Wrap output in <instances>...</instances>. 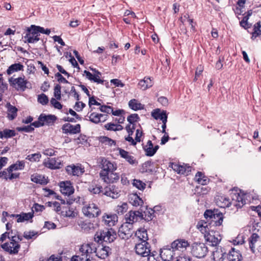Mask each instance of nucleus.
Returning <instances> with one entry per match:
<instances>
[{
	"label": "nucleus",
	"instance_id": "1",
	"mask_svg": "<svg viewBox=\"0 0 261 261\" xmlns=\"http://www.w3.org/2000/svg\"><path fill=\"white\" fill-rule=\"evenodd\" d=\"M197 228L203 234L205 241L210 245L217 247L222 240V237L218 231L213 230L207 222L204 220L199 221L197 225Z\"/></svg>",
	"mask_w": 261,
	"mask_h": 261
},
{
	"label": "nucleus",
	"instance_id": "2",
	"mask_svg": "<svg viewBox=\"0 0 261 261\" xmlns=\"http://www.w3.org/2000/svg\"><path fill=\"white\" fill-rule=\"evenodd\" d=\"M50 33L49 29H44L42 27L32 24L27 29L24 36L25 42L34 43L39 40L40 33L49 35Z\"/></svg>",
	"mask_w": 261,
	"mask_h": 261
},
{
	"label": "nucleus",
	"instance_id": "3",
	"mask_svg": "<svg viewBox=\"0 0 261 261\" xmlns=\"http://www.w3.org/2000/svg\"><path fill=\"white\" fill-rule=\"evenodd\" d=\"M96 247L93 243H84L80 246L79 254L81 261H93Z\"/></svg>",
	"mask_w": 261,
	"mask_h": 261
},
{
	"label": "nucleus",
	"instance_id": "4",
	"mask_svg": "<svg viewBox=\"0 0 261 261\" xmlns=\"http://www.w3.org/2000/svg\"><path fill=\"white\" fill-rule=\"evenodd\" d=\"M116 236V234L113 229H105L96 232L94 240L97 242L103 241L111 243L115 239Z\"/></svg>",
	"mask_w": 261,
	"mask_h": 261
},
{
	"label": "nucleus",
	"instance_id": "5",
	"mask_svg": "<svg viewBox=\"0 0 261 261\" xmlns=\"http://www.w3.org/2000/svg\"><path fill=\"white\" fill-rule=\"evenodd\" d=\"M20 241L21 239L19 236H12L10 242L2 245V248L10 254H17L20 249L18 242Z\"/></svg>",
	"mask_w": 261,
	"mask_h": 261
},
{
	"label": "nucleus",
	"instance_id": "6",
	"mask_svg": "<svg viewBox=\"0 0 261 261\" xmlns=\"http://www.w3.org/2000/svg\"><path fill=\"white\" fill-rule=\"evenodd\" d=\"M82 212L85 216L92 218L98 217L101 211L96 204L90 203L84 204L82 208Z\"/></svg>",
	"mask_w": 261,
	"mask_h": 261
},
{
	"label": "nucleus",
	"instance_id": "7",
	"mask_svg": "<svg viewBox=\"0 0 261 261\" xmlns=\"http://www.w3.org/2000/svg\"><path fill=\"white\" fill-rule=\"evenodd\" d=\"M207 252V248L202 243H194L191 246V253L193 256L197 258L204 257Z\"/></svg>",
	"mask_w": 261,
	"mask_h": 261
},
{
	"label": "nucleus",
	"instance_id": "8",
	"mask_svg": "<svg viewBox=\"0 0 261 261\" xmlns=\"http://www.w3.org/2000/svg\"><path fill=\"white\" fill-rule=\"evenodd\" d=\"M9 82L11 86L17 90L24 91L28 88L27 85L29 82L24 79V77H19L17 78L11 77L9 79Z\"/></svg>",
	"mask_w": 261,
	"mask_h": 261
},
{
	"label": "nucleus",
	"instance_id": "9",
	"mask_svg": "<svg viewBox=\"0 0 261 261\" xmlns=\"http://www.w3.org/2000/svg\"><path fill=\"white\" fill-rule=\"evenodd\" d=\"M132 224L125 222L119 227L118 234L122 239L127 240L130 238L133 233Z\"/></svg>",
	"mask_w": 261,
	"mask_h": 261
},
{
	"label": "nucleus",
	"instance_id": "10",
	"mask_svg": "<svg viewBox=\"0 0 261 261\" xmlns=\"http://www.w3.org/2000/svg\"><path fill=\"white\" fill-rule=\"evenodd\" d=\"M136 253L143 257L148 256L150 253V246L149 244L145 241H142L136 244L135 247Z\"/></svg>",
	"mask_w": 261,
	"mask_h": 261
},
{
	"label": "nucleus",
	"instance_id": "11",
	"mask_svg": "<svg viewBox=\"0 0 261 261\" xmlns=\"http://www.w3.org/2000/svg\"><path fill=\"white\" fill-rule=\"evenodd\" d=\"M143 218V213L139 211H129L125 216V222L132 225L134 223L142 220Z\"/></svg>",
	"mask_w": 261,
	"mask_h": 261
},
{
	"label": "nucleus",
	"instance_id": "12",
	"mask_svg": "<svg viewBox=\"0 0 261 261\" xmlns=\"http://www.w3.org/2000/svg\"><path fill=\"white\" fill-rule=\"evenodd\" d=\"M174 251L171 246H165L160 249V257L164 261H170L175 255Z\"/></svg>",
	"mask_w": 261,
	"mask_h": 261
},
{
	"label": "nucleus",
	"instance_id": "13",
	"mask_svg": "<svg viewBox=\"0 0 261 261\" xmlns=\"http://www.w3.org/2000/svg\"><path fill=\"white\" fill-rule=\"evenodd\" d=\"M103 192L105 195L116 199L120 196L121 190L118 187L112 185L105 188Z\"/></svg>",
	"mask_w": 261,
	"mask_h": 261
},
{
	"label": "nucleus",
	"instance_id": "14",
	"mask_svg": "<svg viewBox=\"0 0 261 261\" xmlns=\"http://www.w3.org/2000/svg\"><path fill=\"white\" fill-rule=\"evenodd\" d=\"M189 242L185 239H177L173 241L171 244V247L173 250H178L181 252L186 250L189 246Z\"/></svg>",
	"mask_w": 261,
	"mask_h": 261
},
{
	"label": "nucleus",
	"instance_id": "15",
	"mask_svg": "<svg viewBox=\"0 0 261 261\" xmlns=\"http://www.w3.org/2000/svg\"><path fill=\"white\" fill-rule=\"evenodd\" d=\"M204 216L205 219L209 220H212V218H215L216 217H218V220L215 221L216 226H220L222 224L223 217L221 213H217V212L207 210L205 212Z\"/></svg>",
	"mask_w": 261,
	"mask_h": 261
},
{
	"label": "nucleus",
	"instance_id": "16",
	"mask_svg": "<svg viewBox=\"0 0 261 261\" xmlns=\"http://www.w3.org/2000/svg\"><path fill=\"white\" fill-rule=\"evenodd\" d=\"M100 178L106 184L114 183L119 179V175L115 171H112L100 175Z\"/></svg>",
	"mask_w": 261,
	"mask_h": 261
},
{
	"label": "nucleus",
	"instance_id": "17",
	"mask_svg": "<svg viewBox=\"0 0 261 261\" xmlns=\"http://www.w3.org/2000/svg\"><path fill=\"white\" fill-rule=\"evenodd\" d=\"M66 170L68 174L73 176H80L85 172L84 167L81 165H71L67 166Z\"/></svg>",
	"mask_w": 261,
	"mask_h": 261
},
{
	"label": "nucleus",
	"instance_id": "18",
	"mask_svg": "<svg viewBox=\"0 0 261 261\" xmlns=\"http://www.w3.org/2000/svg\"><path fill=\"white\" fill-rule=\"evenodd\" d=\"M102 169L99 173V176L105 174L107 172L115 171L117 166L107 160L102 161Z\"/></svg>",
	"mask_w": 261,
	"mask_h": 261
},
{
	"label": "nucleus",
	"instance_id": "19",
	"mask_svg": "<svg viewBox=\"0 0 261 261\" xmlns=\"http://www.w3.org/2000/svg\"><path fill=\"white\" fill-rule=\"evenodd\" d=\"M44 165L47 168L55 169L60 168L62 163L59 158H48L44 162Z\"/></svg>",
	"mask_w": 261,
	"mask_h": 261
},
{
	"label": "nucleus",
	"instance_id": "20",
	"mask_svg": "<svg viewBox=\"0 0 261 261\" xmlns=\"http://www.w3.org/2000/svg\"><path fill=\"white\" fill-rule=\"evenodd\" d=\"M62 128L64 134H75L80 132L81 125L79 124L73 125L70 123H66L62 126Z\"/></svg>",
	"mask_w": 261,
	"mask_h": 261
},
{
	"label": "nucleus",
	"instance_id": "21",
	"mask_svg": "<svg viewBox=\"0 0 261 261\" xmlns=\"http://www.w3.org/2000/svg\"><path fill=\"white\" fill-rule=\"evenodd\" d=\"M60 191L63 194L70 195L74 192V189L70 181L61 182L60 184Z\"/></svg>",
	"mask_w": 261,
	"mask_h": 261
},
{
	"label": "nucleus",
	"instance_id": "22",
	"mask_svg": "<svg viewBox=\"0 0 261 261\" xmlns=\"http://www.w3.org/2000/svg\"><path fill=\"white\" fill-rule=\"evenodd\" d=\"M118 221V217L116 214H104L102 216V221L105 224L109 226H113Z\"/></svg>",
	"mask_w": 261,
	"mask_h": 261
},
{
	"label": "nucleus",
	"instance_id": "23",
	"mask_svg": "<svg viewBox=\"0 0 261 261\" xmlns=\"http://www.w3.org/2000/svg\"><path fill=\"white\" fill-rule=\"evenodd\" d=\"M91 69L94 72V74H93L89 71L85 70L84 72L85 74L86 77L89 80L93 81L94 82L102 83L103 81L100 79V75H101L100 72L96 70L95 69L91 68Z\"/></svg>",
	"mask_w": 261,
	"mask_h": 261
},
{
	"label": "nucleus",
	"instance_id": "24",
	"mask_svg": "<svg viewBox=\"0 0 261 261\" xmlns=\"http://www.w3.org/2000/svg\"><path fill=\"white\" fill-rule=\"evenodd\" d=\"M216 204L220 207H228L231 204L230 199L224 195H217L215 198Z\"/></svg>",
	"mask_w": 261,
	"mask_h": 261
},
{
	"label": "nucleus",
	"instance_id": "25",
	"mask_svg": "<svg viewBox=\"0 0 261 261\" xmlns=\"http://www.w3.org/2000/svg\"><path fill=\"white\" fill-rule=\"evenodd\" d=\"M172 169L178 174L187 175L191 171V168L186 165H180L174 164L172 166Z\"/></svg>",
	"mask_w": 261,
	"mask_h": 261
},
{
	"label": "nucleus",
	"instance_id": "26",
	"mask_svg": "<svg viewBox=\"0 0 261 261\" xmlns=\"http://www.w3.org/2000/svg\"><path fill=\"white\" fill-rule=\"evenodd\" d=\"M110 250V249L109 247L98 246V248H96L95 256L101 259H105L108 256Z\"/></svg>",
	"mask_w": 261,
	"mask_h": 261
},
{
	"label": "nucleus",
	"instance_id": "27",
	"mask_svg": "<svg viewBox=\"0 0 261 261\" xmlns=\"http://www.w3.org/2000/svg\"><path fill=\"white\" fill-rule=\"evenodd\" d=\"M231 204L241 207L246 203V200L239 194H234L232 197Z\"/></svg>",
	"mask_w": 261,
	"mask_h": 261
},
{
	"label": "nucleus",
	"instance_id": "28",
	"mask_svg": "<svg viewBox=\"0 0 261 261\" xmlns=\"http://www.w3.org/2000/svg\"><path fill=\"white\" fill-rule=\"evenodd\" d=\"M153 83L150 77H145L138 83V87L142 90H145L152 86Z\"/></svg>",
	"mask_w": 261,
	"mask_h": 261
},
{
	"label": "nucleus",
	"instance_id": "29",
	"mask_svg": "<svg viewBox=\"0 0 261 261\" xmlns=\"http://www.w3.org/2000/svg\"><path fill=\"white\" fill-rule=\"evenodd\" d=\"M56 119V117L51 115H46L44 114H42L39 116V120L42 122L43 126L54 123Z\"/></svg>",
	"mask_w": 261,
	"mask_h": 261
},
{
	"label": "nucleus",
	"instance_id": "30",
	"mask_svg": "<svg viewBox=\"0 0 261 261\" xmlns=\"http://www.w3.org/2000/svg\"><path fill=\"white\" fill-rule=\"evenodd\" d=\"M61 214L63 216L71 218L75 217L76 215V213L74 211V208L69 205L64 206L62 207Z\"/></svg>",
	"mask_w": 261,
	"mask_h": 261
},
{
	"label": "nucleus",
	"instance_id": "31",
	"mask_svg": "<svg viewBox=\"0 0 261 261\" xmlns=\"http://www.w3.org/2000/svg\"><path fill=\"white\" fill-rule=\"evenodd\" d=\"M129 203L134 206H142L143 204V200L136 194H132L129 196Z\"/></svg>",
	"mask_w": 261,
	"mask_h": 261
},
{
	"label": "nucleus",
	"instance_id": "32",
	"mask_svg": "<svg viewBox=\"0 0 261 261\" xmlns=\"http://www.w3.org/2000/svg\"><path fill=\"white\" fill-rule=\"evenodd\" d=\"M227 259L229 261H241L242 255L239 251L232 248L227 255Z\"/></svg>",
	"mask_w": 261,
	"mask_h": 261
},
{
	"label": "nucleus",
	"instance_id": "33",
	"mask_svg": "<svg viewBox=\"0 0 261 261\" xmlns=\"http://www.w3.org/2000/svg\"><path fill=\"white\" fill-rule=\"evenodd\" d=\"M80 226L84 230L91 231L94 230L97 228V224L91 223L88 221H85L81 222Z\"/></svg>",
	"mask_w": 261,
	"mask_h": 261
},
{
	"label": "nucleus",
	"instance_id": "34",
	"mask_svg": "<svg viewBox=\"0 0 261 261\" xmlns=\"http://www.w3.org/2000/svg\"><path fill=\"white\" fill-rule=\"evenodd\" d=\"M107 116L98 114L97 113H92L89 116V120L94 123H98L101 121H105L106 120Z\"/></svg>",
	"mask_w": 261,
	"mask_h": 261
},
{
	"label": "nucleus",
	"instance_id": "35",
	"mask_svg": "<svg viewBox=\"0 0 261 261\" xmlns=\"http://www.w3.org/2000/svg\"><path fill=\"white\" fill-rule=\"evenodd\" d=\"M24 66L20 63H15L10 66L7 70V73L11 75L15 72L23 71Z\"/></svg>",
	"mask_w": 261,
	"mask_h": 261
},
{
	"label": "nucleus",
	"instance_id": "36",
	"mask_svg": "<svg viewBox=\"0 0 261 261\" xmlns=\"http://www.w3.org/2000/svg\"><path fill=\"white\" fill-rule=\"evenodd\" d=\"M195 180L199 184L206 185L209 182V179L201 172H198L195 176Z\"/></svg>",
	"mask_w": 261,
	"mask_h": 261
},
{
	"label": "nucleus",
	"instance_id": "37",
	"mask_svg": "<svg viewBox=\"0 0 261 261\" xmlns=\"http://www.w3.org/2000/svg\"><path fill=\"white\" fill-rule=\"evenodd\" d=\"M7 117L9 120H13L17 116V109L10 103L7 104Z\"/></svg>",
	"mask_w": 261,
	"mask_h": 261
},
{
	"label": "nucleus",
	"instance_id": "38",
	"mask_svg": "<svg viewBox=\"0 0 261 261\" xmlns=\"http://www.w3.org/2000/svg\"><path fill=\"white\" fill-rule=\"evenodd\" d=\"M25 162L24 161H18L16 163L11 165L8 168V172H12L14 170H22L24 168Z\"/></svg>",
	"mask_w": 261,
	"mask_h": 261
},
{
	"label": "nucleus",
	"instance_id": "39",
	"mask_svg": "<svg viewBox=\"0 0 261 261\" xmlns=\"http://www.w3.org/2000/svg\"><path fill=\"white\" fill-rule=\"evenodd\" d=\"M104 128L110 131H120L123 129V127L122 125L119 124H115L112 122L106 123L104 125Z\"/></svg>",
	"mask_w": 261,
	"mask_h": 261
},
{
	"label": "nucleus",
	"instance_id": "40",
	"mask_svg": "<svg viewBox=\"0 0 261 261\" xmlns=\"http://www.w3.org/2000/svg\"><path fill=\"white\" fill-rule=\"evenodd\" d=\"M151 116L155 119H160L163 121L162 118H165L167 119V115L166 114V112L165 111H161L160 109H157L154 110L151 113Z\"/></svg>",
	"mask_w": 261,
	"mask_h": 261
},
{
	"label": "nucleus",
	"instance_id": "41",
	"mask_svg": "<svg viewBox=\"0 0 261 261\" xmlns=\"http://www.w3.org/2000/svg\"><path fill=\"white\" fill-rule=\"evenodd\" d=\"M119 154L122 158L125 159L129 164H134L136 163V160L134 159V157L130 155L126 151L120 149Z\"/></svg>",
	"mask_w": 261,
	"mask_h": 261
},
{
	"label": "nucleus",
	"instance_id": "42",
	"mask_svg": "<svg viewBox=\"0 0 261 261\" xmlns=\"http://www.w3.org/2000/svg\"><path fill=\"white\" fill-rule=\"evenodd\" d=\"M136 236L140 241L146 242L148 240L147 231L144 228H140L136 232Z\"/></svg>",
	"mask_w": 261,
	"mask_h": 261
},
{
	"label": "nucleus",
	"instance_id": "43",
	"mask_svg": "<svg viewBox=\"0 0 261 261\" xmlns=\"http://www.w3.org/2000/svg\"><path fill=\"white\" fill-rule=\"evenodd\" d=\"M128 105L130 109L135 111L144 109V105L141 104L136 99L130 100L128 102Z\"/></svg>",
	"mask_w": 261,
	"mask_h": 261
},
{
	"label": "nucleus",
	"instance_id": "44",
	"mask_svg": "<svg viewBox=\"0 0 261 261\" xmlns=\"http://www.w3.org/2000/svg\"><path fill=\"white\" fill-rule=\"evenodd\" d=\"M215 250L213 252V258L215 261H220L223 258L224 252H223L222 248H215Z\"/></svg>",
	"mask_w": 261,
	"mask_h": 261
},
{
	"label": "nucleus",
	"instance_id": "45",
	"mask_svg": "<svg viewBox=\"0 0 261 261\" xmlns=\"http://www.w3.org/2000/svg\"><path fill=\"white\" fill-rule=\"evenodd\" d=\"M33 217V214L32 213H21L19 215L16 214V217L17 218V222L18 223L28 221L32 219Z\"/></svg>",
	"mask_w": 261,
	"mask_h": 261
},
{
	"label": "nucleus",
	"instance_id": "46",
	"mask_svg": "<svg viewBox=\"0 0 261 261\" xmlns=\"http://www.w3.org/2000/svg\"><path fill=\"white\" fill-rule=\"evenodd\" d=\"M259 236L255 233H253L250 238V248L253 252H255V243L259 240Z\"/></svg>",
	"mask_w": 261,
	"mask_h": 261
},
{
	"label": "nucleus",
	"instance_id": "47",
	"mask_svg": "<svg viewBox=\"0 0 261 261\" xmlns=\"http://www.w3.org/2000/svg\"><path fill=\"white\" fill-rule=\"evenodd\" d=\"M31 180L36 184H44L46 183V180L44 177L41 175L35 174L31 176Z\"/></svg>",
	"mask_w": 261,
	"mask_h": 261
},
{
	"label": "nucleus",
	"instance_id": "48",
	"mask_svg": "<svg viewBox=\"0 0 261 261\" xmlns=\"http://www.w3.org/2000/svg\"><path fill=\"white\" fill-rule=\"evenodd\" d=\"M128 210V204L126 202H123L118 204L115 209L116 212L118 215H122Z\"/></svg>",
	"mask_w": 261,
	"mask_h": 261
},
{
	"label": "nucleus",
	"instance_id": "49",
	"mask_svg": "<svg viewBox=\"0 0 261 261\" xmlns=\"http://www.w3.org/2000/svg\"><path fill=\"white\" fill-rule=\"evenodd\" d=\"M154 211L152 208H146L143 214V219L147 221H151L154 217Z\"/></svg>",
	"mask_w": 261,
	"mask_h": 261
},
{
	"label": "nucleus",
	"instance_id": "50",
	"mask_svg": "<svg viewBox=\"0 0 261 261\" xmlns=\"http://www.w3.org/2000/svg\"><path fill=\"white\" fill-rule=\"evenodd\" d=\"M260 35H261V24L258 22L254 25L253 32L252 33L251 38L255 39Z\"/></svg>",
	"mask_w": 261,
	"mask_h": 261
},
{
	"label": "nucleus",
	"instance_id": "51",
	"mask_svg": "<svg viewBox=\"0 0 261 261\" xmlns=\"http://www.w3.org/2000/svg\"><path fill=\"white\" fill-rule=\"evenodd\" d=\"M153 146L151 141H148L146 145L144 147L145 151L147 155L151 156L154 154V151L153 150Z\"/></svg>",
	"mask_w": 261,
	"mask_h": 261
},
{
	"label": "nucleus",
	"instance_id": "52",
	"mask_svg": "<svg viewBox=\"0 0 261 261\" xmlns=\"http://www.w3.org/2000/svg\"><path fill=\"white\" fill-rule=\"evenodd\" d=\"M1 133L2 138H8L15 136L16 133L14 130L5 129L3 131H0Z\"/></svg>",
	"mask_w": 261,
	"mask_h": 261
},
{
	"label": "nucleus",
	"instance_id": "53",
	"mask_svg": "<svg viewBox=\"0 0 261 261\" xmlns=\"http://www.w3.org/2000/svg\"><path fill=\"white\" fill-rule=\"evenodd\" d=\"M181 21L183 24L185 25H189L191 26V28L195 30V25L193 24V20L189 18V16L185 15L184 17H181Z\"/></svg>",
	"mask_w": 261,
	"mask_h": 261
},
{
	"label": "nucleus",
	"instance_id": "54",
	"mask_svg": "<svg viewBox=\"0 0 261 261\" xmlns=\"http://www.w3.org/2000/svg\"><path fill=\"white\" fill-rule=\"evenodd\" d=\"M41 157V155L40 153H35L28 155L25 159L30 161V162H38Z\"/></svg>",
	"mask_w": 261,
	"mask_h": 261
},
{
	"label": "nucleus",
	"instance_id": "55",
	"mask_svg": "<svg viewBox=\"0 0 261 261\" xmlns=\"http://www.w3.org/2000/svg\"><path fill=\"white\" fill-rule=\"evenodd\" d=\"M61 86L60 85H56L54 87V95L55 99L57 100H60L61 98Z\"/></svg>",
	"mask_w": 261,
	"mask_h": 261
},
{
	"label": "nucleus",
	"instance_id": "56",
	"mask_svg": "<svg viewBox=\"0 0 261 261\" xmlns=\"http://www.w3.org/2000/svg\"><path fill=\"white\" fill-rule=\"evenodd\" d=\"M133 185L134 187H136L139 190H143L146 186V184L140 180L134 179L133 182Z\"/></svg>",
	"mask_w": 261,
	"mask_h": 261
},
{
	"label": "nucleus",
	"instance_id": "57",
	"mask_svg": "<svg viewBox=\"0 0 261 261\" xmlns=\"http://www.w3.org/2000/svg\"><path fill=\"white\" fill-rule=\"evenodd\" d=\"M230 241L234 245L242 244L244 242L243 236L241 234L238 235L236 238Z\"/></svg>",
	"mask_w": 261,
	"mask_h": 261
},
{
	"label": "nucleus",
	"instance_id": "58",
	"mask_svg": "<svg viewBox=\"0 0 261 261\" xmlns=\"http://www.w3.org/2000/svg\"><path fill=\"white\" fill-rule=\"evenodd\" d=\"M102 187L101 186H97L96 185H92L90 186L88 188L89 191L92 194H99L102 191L101 190Z\"/></svg>",
	"mask_w": 261,
	"mask_h": 261
},
{
	"label": "nucleus",
	"instance_id": "59",
	"mask_svg": "<svg viewBox=\"0 0 261 261\" xmlns=\"http://www.w3.org/2000/svg\"><path fill=\"white\" fill-rule=\"evenodd\" d=\"M147 261H160L159 255L155 252H150L148 256H147Z\"/></svg>",
	"mask_w": 261,
	"mask_h": 261
},
{
	"label": "nucleus",
	"instance_id": "60",
	"mask_svg": "<svg viewBox=\"0 0 261 261\" xmlns=\"http://www.w3.org/2000/svg\"><path fill=\"white\" fill-rule=\"evenodd\" d=\"M38 101L43 105H45L48 102V98L44 94H41L38 96Z\"/></svg>",
	"mask_w": 261,
	"mask_h": 261
},
{
	"label": "nucleus",
	"instance_id": "61",
	"mask_svg": "<svg viewBox=\"0 0 261 261\" xmlns=\"http://www.w3.org/2000/svg\"><path fill=\"white\" fill-rule=\"evenodd\" d=\"M127 121L131 124H134V123L138 121L139 119V117L137 114H133L129 115L127 118Z\"/></svg>",
	"mask_w": 261,
	"mask_h": 261
},
{
	"label": "nucleus",
	"instance_id": "62",
	"mask_svg": "<svg viewBox=\"0 0 261 261\" xmlns=\"http://www.w3.org/2000/svg\"><path fill=\"white\" fill-rule=\"evenodd\" d=\"M248 19V16H245L243 19L240 21V23L241 27L246 29L250 27V25L248 24L247 21Z\"/></svg>",
	"mask_w": 261,
	"mask_h": 261
},
{
	"label": "nucleus",
	"instance_id": "63",
	"mask_svg": "<svg viewBox=\"0 0 261 261\" xmlns=\"http://www.w3.org/2000/svg\"><path fill=\"white\" fill-rule=\"evenodd\" d=\"M102 142L109 146L115 145V141L107 137H103L102 138Z\"/></svg>",
	"mask_w": 261,
	"mask_h": 261
},
{
	"label": "nucleus",
	"instance_id": "64",
	"mask_svg": "<svg viewBox=\"0 0 261 261\" xmlns=\"http://www.w3.org/2000/svg\"><path fill=\"white\" fill-rule=\"evenodd\" d=\"M176 261H191V258L185 254H181L177 257Z\"/></svg>",
	"mask_w": 261,
	"mask_h": 261
}]
</instances>
